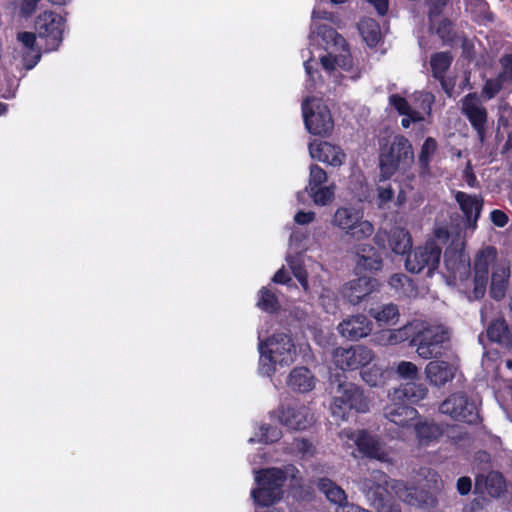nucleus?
I'll use <instances>...</instances> for the list:
<instances>
[{"instance_id": "f257e3e1", "label": "nucleus", "mask_w": 512, "mask_h": 512, "mask_svg": "<svg viewBox=\"0 0 512 512\" xmlns=\"http://www.w3.org/2000/svg\"><path fill=\"white\" fill-rule=\"evenodd\" d=\"M320 20L333 22V15L315 7L312 12L311 31L309 38L323 47L324 53L319 55V63L329 75H335L340 70L352 68V58L345 39L333 28L320 24Z\"/></svg>"}, {"instance_id": "f03ea898", "label": "nucleus", "mask_w": 512, "mask_h": 512, "mask_svg": "<svg viewBox=\"0 0 512 512\" xmlns=\"http://www.w3.org/2000/svg\"><path fill=\"white\" fill-rule=\"evenodd\" d=\"M490 266H492L491 296L500 300L505 295L510 277L509 262L504 258H497V250L494 247L486 246L477 253L474 261V299H479L485 294Z\"/></svg>"}, {"instance_id": "7ed1b4c3", "label": "nucleus", "mask_w": 512, "mask_h": 512, "mask_svg": "<svg viewBox=\"0 0 512 512\" xmlns=\"http://www.w3.org/2000/svg\"><path fill=\"white\" fill-rule=\"evenodd\" d=\"M258 338L259 371L261 374L271 376L278 365L284 366L294 362L296 357L295 345L287 334L276 333L266 341H262L260 336Z\"/></svg>"}, {"instance_id": "20e7f679", "label": "nucleus", "mask_w": 512, "mask_h": 512, "mask_svg": "<svg viewBox=\"0 0 512 512\" xmlns=\"http://www.w3.org/2000/svg\"><path fill=\"white\" fill-rule=\"evenodd\" d=\"M298 470L293 466L286 467L285 470L279 468H270L255 471V482L257 488L251 491V497L255 504L259 506H270L279 501L282 497L284 485L287 477L296 478Z\"/></svg>"}, {"instance_id": "39448f33", "label": "nucleus", "mask_w": 512, "mask_h": 512, "mask_svg": "<svg viewBox=\"0 0 512 512\" xmlns=\"http://www.w3.org/2000/svg\"><path fill=\"white\" fill-rule=\"evenodd\" d=\"M369 408V400L360 387L351 382L338 384L330 407L332 416L336 420L347 419L352 410L366 413Z\"/></svg>"}, {"instance_id": "423d86ee", "label": "nucleus", "mask_w": 512, "mask_h": 512, "mask_svg": "<svg viewBox=\"0 0 512 512\" xmlns=\"http://www.w3.org/2000/svg\"><path fill=\"white\" fill-rule=\"evenodd\" d=\"M450 331L443 325H426L419 329L411 344L419 357L428 360L440 357L450 341Z\"/></svg>"}, {"instance_id": "0eeeda50", "label": "nucleus", "mask_w": 512, "mask_h": 512, "mask_svg": "<svg viewBox=\"0 0 512 512\" xmlns=\"http://www.w3.org/2000/svg\"><path fill=\"white\" fill-rule=\"evenodd\" d=\"M332 225L355 240L367 239L374 232L372 223L364 218V211L355 206L337 208L332 217Z\"/></svg>"}, {"instance_id": "6e6552de", "label": "nucleus", "mask_w": 512, "mask_h": 512, "mask_svg": "<svg viewBox=\"0 0 512 512\" xmlns=\"http://www.w3.org/2000/svg\"><path fill=\"white\" fill-rule=\"evenodd\" d=\"M343 444L347 447L356 445L364 456L380 462L391 461V449L376 435L366 430L344 429L339 434Z\"/></svg>"}, {"instance_id": "1a4fd4ad", "label": "nucleus", "mask_w": 512, "mask_h": 512, "mask_svg": "<svg viewBox=\"0 0 512 512\" xmlns=\"http://www.w3.org/2000/svg\"><path fill=\"white\" fill-rule=\"evenodd\" d=\"M413 157L411 143L403 136H396L389 150L382 153L380 157L379 181H386L398 169L408 167L412 163Z\"/></svg>"}, {"instance_id": "9d476101", "label": "nucleus", "mask_w": 512, "mask_h": 512, "mask_svg": "<svg viewBox=\"0 0 512 512\" xmlns=\"http://www.w3.org/2000/svg\"><path fill=\"white\" fill-rule=\"evenodd\" d=\"M304 124L309 133L328 136L333 131L334 121L328 107L316 97H306L302 103Z\"/></svg>"}, {"instance_id": "9b49d317", "label": "nucleus", "mask_w": 512, "mask_h": 512, "mask_svg": "<svg viewBox=\"0 0 512 512\" xmlns=\"http://www.w3.org/2000/svg\"><path fill=\"white\" fill-rule=\"evenodd\" d=\"M434 96L429 92H416L414 94L415 109L399 95L390 96V103L394 108L403 115L401 124L404 128H408L412 123L424 121L425 115L431 114Z\"/></svg>"}, {"instance_id": "f8f14e48", "label": "nucleus", "mask_w": 512, "mask_h": 512, "mask_svg": "<svg viewBox=\"0 0 512 512\" xmlns=\"http://www.w3.org/2000/svg\"><path fill=\"white\" fill-rule=\"evenodd\" d=\"M387 485V475L381 471H374L370 477L359 481V488L367 501L379 512H401L399 505L384 503Z\"/></svg>"}, {"instance_id": "ddd939ff", "label": "nucleus", "mask_w": 512, "mask_h": 512, "mask_svg": "<svg viewBox=\"0 0 512 512\" xmlns=\"http://www.w3.org/2000/svg\"><path fill=\"white\" fill-rule=\"evenodd\" d=\"M442 248L434 240H428L423 246L417 247L411 252L405 261L406 269L412 273H420L426 270L431 276L438 268Z\"/></svg>"}, {"instance_id": "4468645a", "label": "nucleus", "mask_w": 512, "mask_h": 512, "mask_svg": "<svg viewBox=\"0 0 512 512\" xmlns=\"http://www.w3.org/2000/svg\"><path fill=\"white\" fill-rule=\"evenodd\" d=\"M334 364L341 370L352 371L371 363L375 357L373 351L363 345L349 348L338 347L332 354Z\"/></svg>"}, {"instance_id": "2eb2a0df", "label": "nucleus", "mask_w": 512, "mask_h": 512, "mask_svg": "<svg viewBox=\"0 0 512 512\" xmlns=\"http://www.w3.org/2000/svg\"><path fill=\"white\" fill-rule=\"evenodd\" d=\"M63 18L54 12L40 14L35 22V29L40 38L46 40V51L56 50L62 42Z\"/></svg>"}, {"instance_id": "dca6fc26", "label": "nucleus", "mask_w": 512, "mask_h": 512, "mask_svg": "<svg viewBox=\"0 0 512 512\" xmlns=\"http://www.w3.org/2000/svg\"><path fill=\"white\" fill-rule=\"evenodd\" d=\"M461 113L468 119L481 142L485 138L488 113L477 93H469L460 101Z\"/></svg>"}, {"instance_id": "f3484780", "label": "nucleus", "mask_w": 512, "mask_h": 512, "mask_svg": "<svg viewBox=\"0 0 512 512\" xmlns=\"http://www.w3.org/2000/svg\"><path fill=\"white\" fill-rule=\"evenodd\" d=\"M440 411L453 419L474 423L478 419L476 404L464 393H454L440 405Z\"/></svg>"}, {"instance_id": "a211bd4d", "label": "nucleus", "mask_w": 512, "mask_h": 512, "mask_svg": "<svg viewBox=\"0 0 512 512\" xmlns=\"http://www.w3.org/2000/svg\"><path fill=\"white\" fill-rule=\"evenodd\" d=\"M389 402L383 407L386 420L400 428L412 426L419 417L418 411L403 400H395L394 394H388Z\"/></svg>"}, {"instance_id": "6ab92c4d", "label": "nucleus", "mask_w": 512, "mask_h": 512, "mask_svg": "<svg viewBox=\"0 0 512 512\" xmlns=\"http://www.w3.org/2000/svg\"><path fill=\"white\" fill-rule=\"evenodd\" d=\"M277 418L281 424L294 430L306 429L314 421L310 408L301 403H293L283 407L277 412Z\"/></svg>"}, {"instance_id": "aec40b11", "label": "nucleus", "mask_w": 512, "mask_h": 512, "mask_svg": "<svg viewBox=\"0 0 512 512\" xmlns=\"http://www.w3.org/2000/svg\"><path fill=\"white\" fill-rule=\"evenodd\" d=\"M374 242L381 248H386V242H388L389 247L396 254H405L412 246L409 232L402 227H393L389 233L382 229L378 230L374 236Z\"/></svg>"}, {"instance_id": "412c9836", "label": "nucleus", "mask_w": 512, "mask_h": 512, "mask_svg": "<svg viewBox=\"0 0 512 512\" xmlns=\"http://www.w3.org/2000/svg\"><path fill=\"white\" fill-rule=\"evenodd\" d=\"M305 239V235L299 231H294L289 240L290 250L294 249L296 255L288 254L286 256V262L292 271L295 278L299 281L304 291H309V284L307 279V272L303 267L302 260L298 254L306 250V247L301 244L302 240Z\"/></svg>"}, {"instance_id": "4be33fe9", "label": "nucleus", "mask_w": 512, "mask_h": 512, "mask_svg": "<svg viewBox=\"0 0 512 512\" xmlns=\"http://www.w3.org/2000/svg\"><path fill=\"white\" fill-rule=\"evenodd\" d=\"M457 370L456 361L436 359L426 365L424 372L430 385L443 387L454 379Z\"/></svg>"}, {"instance_id": "5701e85b", "label": "nucleus", "mask_w": 512, "mask_h": 512, "mask_svg": "<svg viewBox=\"0 0 512 512\" xmlns=\"http://www.w3.org/2000/svg\"><path fill=\"white\" fill-rule=\"evenodd\" d=\"M455 201L464 214L466 227L474 231L483 207L482 197L457 191L455 193Z\"/></svg>"}, {"instance_id": "b1692460", "label": "nucleus", "mask_w": 512, "mask_h": 512, "mask_svg": "<svg viewBox=\"0 0 512 512\" xmlns=\"http://www.w3.org/2000/svg\"><path fill=\"white\" fill-rule=\"evenodd\" d=\"M378 282L376 279L369 277H360L346 283L341 292L351 304L356 305L361 302L366 296L372 294L378 289Z\"/></svg>"}, {"instance_id": "393cba45", "label": "nucleus", "mask_w": 512, "mask_h": 512, "mask_svg": "<svg viewBox=\"0 0 512 512\" xmlns=\"http://www.w3.org/2000/svg\"><path fill=\"white\" fill-rule=\"evenodd\" d=\"M309 154L311 158L332 166H340L345 160V154L341 148L328 142H311Z\"/></svg>"}, {"instance_id": "a878e982", "label": "nucleus", "mask_w": 512, "mask_h": 512, "mask_svg": "<svg viewBox=\"0 0 512 512\" xmlns=\"http://www.w3.org/2000/svg\"><path fill=\"white\" fill-rule=\"evenodd\" d=\"M391 489L402 502L408 505L422 508L430 504L431 500L424 491L403 481H393Z\"/></svg>"}, {"instance_id": "bb28decb", "label": "nucleus", "mask_w": 512, "mask_h": 512, "mask_svg": "<svg viewBox=\"0 0 512 512\" xmlns=\"http://www.w3.org/2000/svg\"><path fill=\"white\" fill-rule=\"evenodd\" d=\"M340 334L351 340L366 337L372 331V323L364 315H354L343 320L338 325Z\"/></svg>"}, {"instance_id": "cd10ccee", "label": "nucleus", "mask_w": 512, "mask_h": 512, "mask_svg": "<svg viewBox=\"0 0 512 512\" xmlns=\"http://www.w3.org/2000/svg\"><path fill=\"white\" fill-rule=\"evenodd\" d=\"M444 264L455 280H464L470 271L468 257L459 250L448 248L444 254Z\"/></svg>"}, {"instance_id": "c85d7f7f", "label": "nucleus", "mask_w": 512, "mask_h": 512, "mask_svg": "<svg viewBox=\"0 0 512 512\" xmlns=\"http://www.w3.org/2000/svg\"><path fill=\"white\" fill-rule=\"evenodd\" d=\"M392 393L395 400H403L407 404L417 403L426 398L428 388L423 383L411 381L395 388Z\"/></svg>"}, {"instance_id": "c756f323", "label": "nucleus", "mask_w": 512, "mask_h": 512, "mask_svg": "<svg viewBox=\"0 0 512 512\" xmlns=\"http://www.w3.org/2000/svg\"><path fill=\"white\" fill-rule=\"evenodd\" d=\"M287 385L293 391L306 393L315 387V378L307 368L296 367L288 375Z\"/></svg>"}, {"instance_id": "7c9ffc66", "label": "nucleus", "mask_w": 512, "mask_h": 512, "mask_svg": "<svg viewBox=\"0 0 512 512\" xmlns=\"http://www.w3.org/2000/svg\"><path fill=\"white\" fill-rule=\"evenodd\" d=\"M505 488L502 475L492 471L487 476L479 475L475 480V489L480 492L486 491L492 497H498Z\"/></svg>"}, {"instance_id": "2f4dec72", "label": "nucleus", "mask_w": 512, "mask_h": 512, "mask_svg": "<svg viewBox=\"0 0 512 512\" xmlns=\"http://www.w3.org/2000/svg\"><path fill=\"white\" fill-rule=\"evenodd\" d=\"M382 267V258L370 245H364L357 250L356 269L362 271H377Z\"/></svg>"}, {"instance_id": "473e14b6", "label": "nucleus", "mask_w": 512, "mask_h": 512, "mask_svg": "<svg viewBox=\"0 0 512 512\" xmlns=\"http://www.w3.org/2000/svg\"><path fill=\"white\" fill-rule=\"evenodd\" d=\"M317 486L331 503L339 506L347 501L346 492L330 479H319Z\"/></svg>"}, {"instance_id": "72a5a7b5", "label": "nucleus", "mask_w": 512, "mask_h": 512, "mask_svg": "<svg viewBox=\"0 0 512 512\" xmlns=\"http://www.w3.org/2000/svg\"><path fill=\"white\" fill-rule=\"evenodd\" d=\"M369 314L379 325H395L399 318L398 308L392 303L383 304L377 308H370Z\"/></svg>"}, {"instance_id": "f704fd0d", "label": "nucleus", "mask_w": 512, "mask_h": 512, "mask_svg": "<svg viewBox=\"0 0 512 512\" xmlns=\"http://www.w3.org/2000/svg\"><path fill=\"white\" fill-rule=\"evenodd\" d=\"M487 335L493 342H497L504 346H509L511 344V333L503 319L493 321L487 328Z\"/></svg>"}, {"instance_id": "c9c22d12", "label": "nucleus", "mask_w": 512, "mask_h": 512, "mask_svg": "<svg viewBox=\"0 0 512 512\" xmlns=\"http://www.w3.org/2000/svg\"><path fill=\"white\" fill-rule=\"evenodd\" d=\"M419 443L429 444L441 436L442 432L438 425L430 422H418L413 424Z\"/></svg>"}, {"instance_id": "e433bc0d", "label": "nucleus", "mask_w": 512, "mask_h": 512, "mask_svg": "<svg viewBox=\"0 0 512 512\" xmlns=\"http://www.w3.org/2000/svg\"><path fill=\"white\" fill-rule=\"evenodd\" d=\"M358 28L367 45L371 47L377 45L381 38V31L379 24L375 20L371 18L363 19L359 23Z\"/></svg>"}, {"instance_id": "4c0bfd02", "label": "nucleus", "mask_w": 512, "mask_h": 512, "mask_svg": "<svg viewBox=\"0 0 512 512\" xmlns=\"http://www.w3.org/2000/svg\"><path fill=\"white\" fill-rule=\"evenodd\" d=\"M257 307L265 312H274L279 308L278 298L268 288L263 287L258 292Z\"/></svg>"}, {"instance_id": "58836bf2", "label": "nucleus", "mask_w": 512, "mask_h": 512, "mask_svg": "<svg viewBox=\"0 0 512 512\" xmlns=\"http://www.w3.org/2000/svg\"><path fill=\"white\" fill-rule=\"evenodd\" d=\"M281 438V430L277 427H271L267 425H262L259 428V434H256L254 437L249 439V442H260V443H272Z\"/></svg>"}, {"instance_id": "ea45409f", "label": "nucleus", "mask_w": 512, "mask_h": 512, "mask_svg": "<svg viewBox=\"0 0 512 512\" xmlns=\"http://www.w3.org/2000/svg\"><path fill=\"white\" fill-rule=\"evenodd\" d=\"M452 58L446 52L437 53L431 58V67L436 78H441L449 68Z\"/></svg>"}, {"instance_id": "a19ab883", "label": "nucleus", "mask_w": 512, "mask_h": 512, "mask_svg": "<svg viewBox=\"0 0 512 512\" xmlns=\"http://www.w3.org/2000/svg\"><path fill=\"white\" fill-rule=\"evenodd\" d=\"M361 377L365 383L371 387H377L383 384V370L377 365H373L362 371Z\"/></svg>"}, {"instance_id": "79ce46f5", "label": "nucleus", "mask_w": 512, "mask_h": 512, "mask_svg": "<svg viewBox=\"0 0 512 512\" xmlns=\"http://www.w3.org/2000/svg\"><path fill=\"white\" fill-rule=\"evenodd\" d=\"M16 52L21 56V62L25 69L34 68L41 59V49H17Z\"/></svg>"}, {"instance_id": "37998d69", "label": "nucleus", "mask_w": 512, "mask_h": 512, "mask_svg": "<svg viewBox=\"0 0 512 512\" xmlns=\"http://www.w3.org/2000/svg\"><path fill=\"white\" fill-rule=\"evenodd\" d=\"M397 374L405 380L414 381L419 377L418 367L409 361H401L396 367Z\"/></svg>"}, {"instance_id": "c03bdc74", "label": "nucleus", "mask_w": 512, "mask_h": 512, "mask_svg": "<svg viewBox=\"0 0 512 512\" xmlns=\"http://www.w3.org/2000/svg\"><path fill=\"white\" fill-rule=\"evenodd\" d=\"M335 197V185L330 184L327 187L320 189L311 197L313 202L318 206H327L331 204Z\"/></svg>"}, {"instance_id": "a18cd8bd", "label": "nucleus", "mask_w": 512, "mask_h": 512, "mask_svg": "<svg viewBox=\"0 0 512 512\" xmlns=\"http://www.w3.org/2000/svg\"><path fill=\"white\" fill-rule=\"evenodd\" d=\"M507 85L499 76L497 78L488 79L482 89V95L485 99L490 100Z\"/></svg>"}, {"instance_id": "49530a36", "label": "nucleus", "mask_w": 512, "mask_h": 512, "mask_svg": "<svg viewBox=\"0 0 512 512\" xmlns=\"http://www.w3.org/2000/svg\"><path fill=\"white\" fill-rule=\"evenodd\" d=\"M436 150H437V142H436V140L434 138H432V137H428L424 141V143L422 145V148H421L420 155H419V161H420L422 166H427L428 165L432 155H434Z\"/></svg>"}, {"instance_id": "de8ad7c7", "label": "nucleus", "mask_w": 512, "mask_h": 512, "mask_svg": "<svg viewBox=\"0 0 512 512\" xmlns=\"http://www.w3.org/2000/svg\"><path fill=\"white\" fill-rule=\"evenodd\" d=\"M320 302L323 308L328 313H335L338 306V300L335 293L332 290L328 288H323L320 294Z\"/></svg>"}, {"instance_id": "09e8293b", "label": "nucleus", "mask_w": 512, "mask_h": 512, "mask_svg": "<svg viewBox=\"0 0 512 512\" xmlns=\"http://www.w3.org/2000/svg\"><path fill=\"white\" fill-rule=\"evenodd\" d=\"M394 191L390 184H386L385 181L380 182L377 188V199L378 206L383 207L393 198Z\"/></svg>"}, {"instance_id": "8fccbe9b", "label": "nucleus", "mask_w": 512, "mask_h": 512, "mask_svg": "<svg viewBox=\"0 0 512 512\" xmlns=\"http://www.w3.org/2000/svg\"><path fill=\"white\" fill-rule=\"evenodd\" d=\"M501 71L498 76L508 85L512 83V54L500 59Z\"/></svg>"}, {"instance_id": "3c124183", "label": "nucleus", "mask_w": 512, "mask_h": 512, "mask_svg": "<svg viewBox=\"0 0 512 512\" xmlns=\"http://www.w3.org/2000/svg\"><path fill=\"white\" fill-rule=\"evenodd\" d=\"M328 181L327 173L318 165H311L307 185L325 184Z\"/></svg>"}, {"instance_id": "603ef678", "label": "nucleus", "mask_w": 512, "mask_h": 512, "mask_svg": "<svg viewBox=\"0 0 512 512\" xmlns=\"http://www.w3.org/2000/svg\"><path fill=\"white\" fill-rule=\"evenodd\" d=\"M17 41L19 43L18 49H40L36 45V35L32 32H19L17 34Z\"/></svg>"}, {"instance_id": "864d4df0", "label": "nucleus", "mask_w": 512, "mask_h": 512, "mask_svg": "<svg viewBox=\"0 0 512 512\" xmlns=\"http://www.w3.org/2000/svg\"><path fill=\"white\" fill-rule=\"evenodd\" d=\"M292 449L302 456H310L314 453L313 445L305 439H295Z\"/></svg>"}, {"instance_id": "5fc2aeb1", "label": "nucleus", "mask_w": 512, "mask_h": 512, "mask_svg": "<svg viewBox=\"0 0 512 512\" xmlns=\"http://www.w3.org/2000/svg\"><path fill=\"white\" fill-rule=\"evenodd\" d=\"M490 220L494 226L503 228L508 224L509 217L504 211L494 209L490 212Z\"/></svg>"}, {"instance_id": "6e6d98bb", "label": "nucleus", "mask_w": 512, "mask_h": 512, "mask_svg": "<svg viewBox=\"0 0 512 512\" xmlns=\"http://www.w3.org/2000/svg\"><path fill=\"white\" fill-rule=\"evenodd\" d=\"M403 340L402 337L398 336V332L396 331H383L379 335L378 342L380 344H396Z\"/></svg>"}, {"instance_id": "4d7b16f0", "label": "nucleus", "mask_w": 512, "mask_h": 512, "mask_svg": "<svg viewBox=\"0 0 512 512\" xmlns=\"http://www.w3.org/2000/svg\"><path fill=\"white\" fill-rule=\"evenodd\" d=\"M316 214L313 211H299L294 216V221L299 225H306L315 220Z\"/></svg>"}, {"instance_id": "13d9d810", "label": "nucleus", "mask_w": 512, "mask_h": 512, "mask_svg": "<svg viewBox=\"0 0 512 512\" xmlns=\"http://www.w3.org/2000/svg\"><path fill=\"white\" fill-rule=\"evenodd\" d=\"M39 1L40 0H22L20 6L21 14L25 17L31 16L35 12Z\"/></svg>"}, {"instance_id": "bf43d9fd", "label": "nucleus", "mask_w": 512, "mask_h": 512, "mask_svg": "<svg viewBox=\"0 0 512 512\" xmlns=\"http://www.w3.org/2000/svg\"><path fill=\"white\" fill-rule=\"evenodd\" d=\"M409 279L404 274H394L391 276L389 284L395 290H399L404 287L405 283H407Z\"/></svg>"}, {"instance_id": "052dcab7", "label": "nucleus", "mask_w": 512, "mask_h": 512, "mask_svg": "<svg viewBox=\"0 0 512 512\" xmlns=\"http://www.w3.org/2000/svg\"><path fill=\"white\" fill-rule=\"evenodd\" d=\"M472 482L469 477H461L457 481V490L461 495H466L471 491Z\"/></svg>"}, {"instance_id": "680f3d73", "label": "nucleus", "mask_w": 512, "mask_h": 512, "mask_svg": "<svg viewBox=\"0 0 512 512\" xmlns=\"http://www.w3.org/2000/svg\"><path fill=\"white\" fill-rule=\"evenodd\" d=\"M304 68H305L306 74L308 75V77L310 78V80L312 82L315 83L320 78V75L317 72V69L314 70V65H313L312 59H309L304 62Z\"/></svg>"}, {"instance_id": "e2e57ef3", "label": "nucleus", "mask_w": 512, "mask_h": 512, "mask_svg": "<svg viewBox=\"0 0 512 512\" xmlns=\"http://www.w3.org/2000/svg\"><path fill=\"white\" fill-rule=\"evenodd\" d=\"M290 280V276L284 267L280 268L272 278V281L277 284H286Z\"/></svg>"}, {"instance_id": "0e129e2a", "label": "nucleus", "mask_w": 512, "mask_h": 512, "mask_svg": "<svg viewBox=\"0 0 512 512\" xmlns=\"http://www.w3.org/2000/svg\"><path fill=\"white\" fill-rule=\"evenodd\" d=\"M371 5L375 7L380 15H385L388 11L389 3L388 0H367Z\"/></svg>"}, {"instance_id": "69168bd1", "label": "nucleus", "mask_w": 512, "mask_h": 512, "mask_svg": "<svg viewBox=\"0 0 512 512\" xmlns=\"http://www.w3.org/2000/svg\"><path fill=\"white\" fill-rule=\"evenodd\" d=\"M449 238V231L447 228L439 227L435 229L434 232V241L438 244L439 243H445Z\"/></svg>"}, {"instance_id": "338daca9", "label": "nucleus", "mask_w": 512, "mask_h": 512, "mask_svg": "<svg viewBox=\"0 0 512 512\" xmlns=\"http://www.w3.org/2000/svg\"><path fill=\"white\" fill-rule=\"evenodd\" d=\"M327 186L328 185H325V184H317L315 187L313 185H307L305 190L310 195V197H312L314 195V193H317L320 189H323Z\"/></svg>"}, {"instance_id": "774afa93", "label": "nucleus", "mask_w": 512, "mask_h": 512, "mask_svg": "<svg viewBox=\"0 0 512 512\" xmlns=\"http://www.w3.org/2000/svg\"><path fill=\"white\" fill-rule=\"evenodd\" d=\"M16 87H10L6 89L5 91H2V97L9 99L13 98L15 96Z\"/></svg>"}]
</instances>
